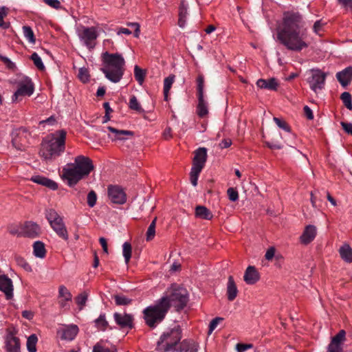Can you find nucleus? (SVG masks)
I'll return each mask as SVG.
<instances>
[{
  "label": "nucleus",
  "mask_w": 352,
  "mask_h": 352,
  "mask_svg": "<svg viewBox=\"0 0 352 352\" xmlns=\"http://www.w3.org/2000/svg\"><path fill=\"white\" fill-rule=\"evenodd\" d=\"M168 310L165 299H159L155 304L144 309L143 314L146 324L151 328H155L164 319Z\"/></svg>",
  "instance_id": "6"
},
{
  "label": "nucleus",
  "mask_w": 352,
  "mask_h": 352,
  "mask_svg": "<svg viewBox=\"0 0 352 352\" xmlns=\"http://www.w3.org/2000/svg\"><path fill=\"white\" fill-rule=\"evenodd\" d=\"M256 86L260 89L276 91L278 89V83L274 78L269 79L261 78L256 81Z\"/></svg>",
  "instance_id": "22"
},
{
  "label": "nucleus",
  "mask_w": 352,
  "mask_h": 352,
  "mask_svg": "<svg viewBox=\"0 0 352 352\" xmlns=\"http://www.w3.org/2000/svg\"><path fill=\"white\" fill-rule=\"evenodd\" d=\"M324 23L322 21V20L316 21L313 26V31L318 35H321L320 32L322 30Z\"/></svg>",
  "instance_id": "53"
},
{
  "label": "nucleus",
  "mask_w": 352,
  "mask_h": 352,
  "mask_svg": "<svg viewBox=\"0 0 352 352\" xmlns=\"http://www.w3.org/2000/svg\"><path fill=\"white\" fill-rule=\"evenodd\" d=\"M146 73L145 72L140 68L138 65H135L134 67V76L135 80L138 82L140 85H142L144 80Z\"/></svg>",
  "instance_id": "42"
},
{
  "label": "nucleus",
  "mask_w": 352,
  "mask_h": 352,
  "mask_svg": "<svg viewBox=\"0 0 352 352\" xmlns=\"http://www.w3.org/2000/svg\"><path fill=\"white\" fill-rule=\"evenodd\" d=\"M34 254L35 256L43 258L46 254L45 245L41 241H36L33 245Z\"/></svg>",
  "instance_id": "34"
},
{
  "label": "nucleus",
  "mask_w": 352,
  "mask_h": 352,
  "mask_svg": "<svg viewBox=\"0 0 352 352\" xmlns=\"http://www.w3.org/2000/svg\"><path fill=\"white\" fill-rule=\"evenodd\" d=\"M195 215L199 218L206 220H210L213 217L212 212L206 207L203 206H198L196 207Z\"/></svg>",
  "instance_id": "31"
},
{
  "label": "nucleus",
  "mask_w": 352,
  "mask_h": 352,
  "mask_svg": "<svg viewBox=\"0 0 352 352\" xmlns=\"http://www.w3.org/2000/svg\"><path fill=\"white\" fill-rule=\"evenodd\" d=\"M132 248L129 242H125L122 245V254L126 264H128L131 257Z\"/></svg>",
  "instance_id": "38"
},
{
  "label": "nucleus",
  "mask_w": 352,
  "mask_h": 352,
  "mask_svg": "<svg viewBox=\"0 0 352 352\" xmlns=\"http://www.w3.org/2000/svg\"><path fill=\"white\" fill-rule=\"evenodd\" d=\"M98 34L93 28H85L80 36V38L84 44L89 49H92L95 46V41Z\"/></svg>",
  "instance_id": "13"
},
{
  "label": "nucleus",
  "mask_w": 352,
  "mask_h": 352,
  "mask_svg": "<svg viewBox=\"0 0 352 352\" xmlns=\"http://www.w3.org/2000/svg\"><path fill=\"white\" fill-rule=\"evenodd\" d=\"M187 14V6L182 2L179 6L178 20V25L182 28L186 26Z\"/></svg>",
  "instance_id": "33"
},
{
  "label": "nucleus",
  "mask_w": 352,
  "mask_h": 352,
  "mask_svg": "<svg viewBox=\"0 0 352 352\" xmlns=\"http://www.w3.org/2000/svg\"><path fill=\"white\" fill-rule=\"evenodd\" d=\"M129 107L131 109L134 110L138 113H143L144 110L142 108L140 104L138 102L137 98L135 96H132L130 98Z\"/></svg>",
  "instance_id": "41"
},
{
  "label": "nucleus",
  "mask_w": 352,
  "mask_h": 352,
  "mask_svg": "<svg viewBox=\"0 0 352 352\" xmlns=\"http://www.w3.org/2000/svg\"><path fill=\"white\" fill-rule=\"evenodd\" d=\"M341 125L346 133L352 135V123L342 122Z\"/></svg>",
  "instance_id": "61"
},
{
  "label": "nucleus",
  "mask_w": 352,
  "mask_h": 352,
  "mask_svg": "<svg viewBox=\"0 0 352 352\" xmlns=\"http://www.w3.org/2000/svg\"><path fill=\"white\" fill-rule=\"evenodd\" d=\"M25 133L26 130L24 128L16 129L12 131V144L15 148H19V146L21 144L20 141L18 140V138L21 135L24 134Z\"/></svg>",
  "instance_id": "35"
},
{
  "label": "nucleus",
  "mask_w": 352,
  "mask_h": 352,
  "mask_svg": "<svg viewBox=\"0 0 352 352\" xmlns=\"http://www.w3.org/2000/svg\"><path fill=\"white\" fill-rule=\"evenodd\" d=\"M78 78L82 82H87L89 80V72L86 68H80L78 72Z\"/></svg>",
  "instance_id": "52"
},
{
  "label": "nucleus",
  "mask_w": 352,
  "mask_h": 352,
  "mask_svg": "<svg viewBox=\"0 0 352 352\" xmlns=\"http://www.w3.org/2000/svg\"><path fill=\"white\" fill-rule=\"evenodd\" d=\"M238 294V289L236 285L234 283V278L232 276L228 277V284H227V296L228 299L230 301L234 300Z\"/></svg>",
  "instance_id": "27"
},
{
  "label": "nucleus",
  "mask_w": 352,
  "mask_h": 352,
  "mask_svg": "<svg viewBox=\"0 0 352 352\" xmlns=\"http://www.w3.org/2000/svg\"><path fill=\"white\" fill-rule=\"evenodd\" d=\"M304 113L307 119L312 120L314 118L312 110L308 106L304 107Z\"/></svg>",
  "instance_id": "64"
},
{
  "label": "nucleus",
  "mask_w": 352,
  "mask_h": 352,
  "mask_svg": "<svg viewBox=\"0 0 352 352\" xmlns=\"http://www.w3.org/2000/svg\"><path fill=\"white\" fill-rule=\"evenodd\" d=\"M31 59L32 60V61L34 62V64L35 65V66L38 69H41V70H43L45 68V66L43 63V61L41 58V57L38 56V54L36 52H34L32 55H31Z\"/></svg>",
  "instance_id": "50"
},
{
  "label": "nucleus",
  "mask_w": 352,
  "mask_h": 352,
  "mask_svg": "<svg viewBox=\"0 0 352 352\" xmlns=\"http://www.w3.org/2000/svg\"><path fill=\"white\" fill-rule=\"evenodd\" d=\"M72 301L70 292L64 286L61 285L58 289V304L61 308L69 309V302Z\"/></svg>",
  "instance_id": "17"
},
{
  "label": "nucleus",
  "mask_w": 352,
  "mask_h": 352,
  "mask_svg": "<svg viewBox=\"0 0 352 352\" xmlns=\"http://www.w3.org/2000/svg\"><path fill=\"white\" fill-rule=\"evenodd\" d=\"M40 232V226L37 223L32 221L26 222L22 228L23 235L28 237H36L38 236Z\"/></svg>",
  "instance_id": "18"
},
{
  "label": "nucleus",
  "mask_w": 352,
  "mask_h": 352,
  "mask_svg": "<svg viewBox=\"0 0 352 352\" xmlns=\"http://www.w3.org/2000/svg\"><path fill=\"white\" fill-rule=\"evenodd\" d=\"M34 87L30 78L23 77L18 82V88L14 93L12 100L13 102L21 100L22 98L30 96L34 93Z\"/></svg>",
  "instance_id": "9"
},
{
  "label": "nucleus",
  "mask_w": 352,
  "mask_h": 352,
  "mask_svg": "<svg viewBox=\"0 0 352 352\" xmlns=\"http://www.w3.org/2000/svg\"><path fill=\"white\" fill-rule=\"evenodd\" d=\"M95 323L96 326L101 330H104L108 324V322L105 319L104 314L100 315V316L95 320Z\"/></svg>",
  "instance_id": "48"
},
{
  "label": "nucleus",
  "mask_w": 352,
  "mask_h": 352,
  "mask_svg": "<svg viewBox=\"0 0 352 352\" xmlns=\"http://www.w3.org/2000/svg\"><path fill=\"white\" fill-rule=\"evenodd\" d=\"M253 345L252 344H237L236 345V349L237 352H244L245 351L252 349Z\"/></svg>",
  "instance_id": "58"
},
{
  "label": "nucleus",
  "mask_w": 352,
  "mask_h": 352,
  "mask_svg": "<svg viewBox=\"0 0 352 352\" xmlns=\"http://www.w3.org/2000/svg\"><path fill=\"white\" fill-rule=\"evenodd\" d=\"M160 299H165L168 309L170 306H173L177 310H179L186 305L188 300V293L184 287L173 284L166 289Z\"/></svg>",
  "instance_id": "5"
},
{
  "label": "nucleus",
  "mask_w": 352,
  "mask_h": 352,
  "mask_svg": "<svg viewBox=\"0 0 352 352\" xmlns=\"http://www.w3.org/2000/svg\"><path fill=\"white\" fill-rule=\"evenodd\" d=\"M259 274L254 266H248L245 272L243 279L248 285H253L259 280Z\"/></svg>",
  "instance_id": "21"
},
{
  "label": "nucleus",
  "mask_w": 352,
  "mask_h": 352,
  "mask_svg": "<svg viewBox=\"0 0 352 352\" xmlns=\"http://www.w3.org/2000/svg\"><path fill=\"white\" fill-rule=\"evenodd\" d=\"M94 168V166L90 158L84 155H78L74 158L73 163L67 164L63 168L62 177L67 180L69 186H73L80 180L88 176Z\"/></svg>",
  "instance_id": "2"
},
{
  "label": "nucleus",
  "mask_w": 352,
  "mask_h": 352,
  "mask_svg": "<svg viewBox=\"0 0 352 352\" xmlns=\"http://www.w3.org/2000/svg\"><path fill=\"white\" fill-rule=\"evenodd\" d=\"M43 1L49 6L55 9H59L61 7V3L59 0H43Z\"/></svg>",
  "instance_id": "57"
},
{
  "label": "nucleus",
  "mask_w": 352,
  "mask_h": 352,
  "mask_svg": "<svg viewBox=\"0 0 352 352\" xmlns=\"http://www.w3.org/2000/svg\"><path fill=\"white\" fill-rule=\"evenodd\" d=\"M337 80L344 87L347 86L352 80V67L349 66L336 74Z\"/></svg>",
  "instance_id": "19"
},
{
  "label": "nucleus",
  "mask_w": 352,
  "mask_h": 352,
  "mask_svg": "<svg viewBox=\"0 0 352 352\" xmlns=\"http://www.w3.org/2000/svg\"><path fill=\"white\" fill-rule=\"evenodd\" d=\"M229 199L232 201H236L239 199L238 192L233 188H229L227 190Z\"/></svg>",
  "instance_id": "54"
},
{
  "label": "nucleus",
  "mask_w": 352,
  "mask_h": 352,
  "mask_svg": "<svg viewBox=\"0 0 352 352\" xmlns=\"http://www.w3.org/2000/svg\"><path fill=\"white\" fill-rule=\"evenodd\" d=\"M307 82L310 88L314 91L322 89L324 85L326 74L319 69H313L309 74Z\"/></svg>",
  "instance_id": "10"
},
{
  "label": "nucleus",
  "mask_w": 352,
  "mask_h": 352,
  "mask_svg": "<svg viewBox=\"0 0 352 352\" xmlns=\"http://www.w3.org/2000/svg\"><path fill=\"white\" fill-rule=\"evenodd\" d=\"M0 291L5 294L7 299L13 296L12 281L5 274H0Z\"/></svg>",
  "instance_id": "16"
},
{
  "label": "nucleus",
  "mask_w": 352,
  "mask_h": 352,
  "mask_svg": "<svg viewBox=\"0 0 352 352\" xmlns=\"http://www.w3.org/2000/svg\"><path fill=\"white\" fill-rule=\"evenodd\" d=\"M305 21L298 12L283 14L282 25L277 30V40L287 50L300 52L308 47Z\"/></svg>",
  "instance_id": "1"
},
{
  "label": "nucleus",
  "mask_w": 352,
  "mask_h": 352,
  "mask_svg": "<svg viewBox=\"0 0 352 352\" xmlns=\"http://www.w3.org/2000/svg\"><path fill=\"white\" fill-rule=\"evenodd\" d=\"M223 320V318L217 317L212 320L209 324L208 334H211L212 331L216 329L220 321Z\"/></svg>",
  "instance_id": "55"
},
{
  "label": "nucleus",
  "mask_w": 352,
  "mask_h": 352,
  "mask_svg": "<svg viewBox=\"0 0 352 352\" xmlns=\"http://www.w3.org/2000/svg\"><path fill=\"white\" fill-rule=\"evenodd\" d=\"M31 181L34 183L41 184L46 186L52 190H56L58 188V184L52 179H50L44 176L35 175L32 177Z\"/></svg>",
  "instance_id": "25"
},
{
  "label": "nucleus",
  "mask_w": 352,
  "mask_h": 352,
  "mask_svg": "<svg viewBox=\"0 0 352 352\" xmlns=\"http://www.w3.org/2000/svg\"><path fill=\"white\" fill-rule=\"evenodd\" d=\"M338 1L345 9H352V0H338Z\"/></svg>",
  "instance_id": "60"
},
{
  "label": "nucleus",
  "mask_w": 352,
  "mask_h": 352,
  "mask_svg": "<svg viewBox=\"0 0 352 352\" xmlns=\"http://www.w3.org/2000/svg\"><path fill=\"white\" fill-rule=\"evenodd\" d=\"M113 318L116 323L121 328L131 329L133 327V316L131 314L114 313Z\"/></svg>",
  "instance_id": "14"
},
{
  "label": "nucleus",
  "mask_w": 352,
  "mask_h": 352,
  "mask_svg": "<svg viewBox=\"0 0 352 352\" xmlns=\"http://www.w3.org/2000/svg\"><path fill=\"white\" fill-rule=\"evenodd\" d=\"M107 129L113 133V135H109V137L113 140H125V136H133V132L128 130H118L112 126H108Z\"/></svg>",
  "instance_id": "23"
},
{
  "label": "nucleus",
  "mask_w": 352,
  "mask_h": 352,
  "mask_svg": "<svg viewBox=\"0 0 352 352\" xmlns=\"http://www.w3.org/2000/svg\"><path fill=\"white\" fill-rule=\"evenodd\" d=\"M8 9L5 6L0 7V28L3 29H7L9 27V23L4 21V18L8 13Z\"/></svg>",
  "instance_id": "43"
},
{
  "label": "nucleus",
  "mask_w": 352,
  "mask_h": 352,
  "mask_svg": "<svg viewBox=\"0 0 352 352\" xmlns=\"http://www.w3.org/2000/svg\"><path fill=\"white\" fill-rule=\"evenodd\" d=\"M197 113L199 117H204L208 113L207 102L204 99V96H198V104L197 107Z\"/></svg>",
  "instance_id": "32"
},
{
  "label": "nucleus",
  "mask_w": 352,
  "mask_h": 352,
  "mask_svg": "<svg viewBox=\"0 0 352 352\" xmlns=\"http://www.w3.org/2000/svg\"><path fill=\"white\" fill-rule=\"evenodd\" d=\"M232 144V140L229 138L223 139L220 143L219 146L221 148H226L230 146Z\"/></svg>",
  "instance_id": "63"
},
{
  "label": "nucleus",
  "mask_w": 352,
  "mask_h": 352,
  "mask_svg": "<svg viewBox=\"0 0 352 352\" xmlns=\"http://www.w3.org/2000/svg\"><path fill=\"white\" fill-rule=\"evenodd\" d=\"M156 221L157 218L155 217L151 224L149 225L146 233V239L147 241H150L153 240L155 235V226H156Z\"/></svg>",
  "instance_id": "37"
},
{
  "label": "nucleus",
  "mask_w": 352,
  "mask_h": 352,
  "mask_svg": "<svg viewBox=\"0 0 352 352\" xmlns=\"http://www.w3.org/2000/svg\"><path fill=\"white\" fill-rule=\"evenodd\" d=\"M197 96H204V78L202 75H199L197 78Z\"/></svg>",
  "instance_id": "49"
},
{
  "label": "nucleus",
  "mask_w": 352,
  "mask_h": 352,
  "mask_svg": "<svg viewBox=\"0 0 352 352\" xmlns=\"http://www.w3.org/2000/svg\"><path fill=\"white\" fill-rule=\"evenodd\" d=\"M102 67L101 71L110 81L116 83L122 78L124 72L125 60L118 53L110 54L105 52L102 54Z\"/></svg>",
  "instance_id": "3"
},
{
  "label": "nucleus",
  "mask_w": 352,
  "mask_h": 352,
  "mask_svg": "<svg viewBox=\"0 0 352 352\" xmlns=\"http://www.w3.org/2000/svg\"><path fill=\"white\" fill-rule=\"evenodd\" d=\"M275 254V248L273 247L270 248L265 255V257L267 260L270 261L273 258Z\"/></svg>",
  "instance_id": "62"
},
{
  "label": "nucleus",
  "mask_w": 352,
  "mask_h": 352,
  "mask_svg": "<svg viewBox=\"0 0 352 352\" xmlns=\"http://www.w3.org/2000/svg\"><path fill=\"white\" fill-rule=\"evenodd\" d=\"M96 201H97L96 193L95 192V191L91 190L88 193L87 197V201L88 206L90 208H93L96 205Z\"/></svg>",
  "instance_id": "51"
},
{
  "label": "nucleus",
  "mask_w": 352,
  "mask_h": 352,
  "mask_svg": "<svg viewBox=\"0 0 352 352\" xmlns=\"http://www.w3.org/2000/svg\"><path fill=\"white\" fill-rule=\"evenodd\" d=\"M175 81V76L170 75L164 80V95L166 100H168V93Z\"/></svg>",
  "instance_id": "36"
},
{
  "label": "nucleus",
  "mask_w": 352,
  "mask_h": 352,
  "mask_svg": "<svg viewBox=\"0 0 352 352\" xmlns=\"http://www.w3.org/2000/svg\"><path fill=\"white\" fill-rule=\"evenodd\" d=\"M87 298H88V294L85 292L80 294L76 298V304L79 306L80 309H82V307L85 305L86 302L87 300Z\"/></svg>",
  "instance_id": "46"
},
{
  "label": "nucleus",
  "mask_w": 352,
  "mask_h": 352,
  "mask_svg": "<svg viewBox=\"0 0 352 352\" xmlns=\"http://www.w3.org/2000/svg\"><path fill=\"white\" fill-rule=\"evenodd\" d=\"M339 252L341 258L347 263H352V248L347 243L340 247Z\"/></svg>",
  "instance_id": "30"
},
{
  "label": "nucleus",
  "mask_w": 352,
  "mask_h": 352,
  "mask_svg": "<svg viewBox=\"0 0 352 352\" xmlns=\"http://www.w3.org/2000/svg\"><path fill=\"white\" fill-rule=\"evenodd\" d=\"M346 332L340 330L338 334L332 338L328 346L327 352H343L342 345L346 340Z\"/></svg>",
  "instance_id": "12"
},
{
  "label": "nucleus",
  "mask_w": 352,
  "mask_h": 352,
  "mask_svg": "<svg viewBox=\"0 0 352 352\" xmlns=\"http://www.w3.org/2000/svg\"><path fill=\"white\" fill-rule=\"evenodd\" d=\"M316 236V228L314 226L309 225L306 226L300 240L301 243L307 245L311 243Z\"/></svg>",
  "instance_id": "20"
},
{
  "label": "nucleus",
  "mask_w": 352,
  "mask_h": 352,
  "mask_svg": "<svg viewBox=\"0 0 352 352\" xmlns=\"http://www.w3.org/2000/svg\"><path fill=\"white\" fill-rule=\"evenodd\" d=\"M45 217L47 219L53 230L63 239L67 241L69 239L68 232L63 222V218L54 209L45 210Z\"/></svg>",
  "instance_id": "8"
},
{
  "label": "nucleus",
  "mask_w": 352,
  "mask_h": 352,
  "mask_svg": "<svg viewBox=\"0 0 352 352\" xmlns=\"http://www.w3.org/2000/svg\"><path fill=\"white\" fill-rule=\"evenodd\" d=\"M197 345L192 340H184L179 345L180 352H197Z\"/></svg>",
  "instance_id": "29"
},
{
  "label": "nucleus",
  "mask_w": 352,
  "mask_h": 352,
  "mask_svg": "<svg viewBox=\"0 0 352 352\" xmlns=\"http://www.w3.org/2000/svg\"><path fill=\"white\" fill-rule=\"evenodd\" d=\"M6 348L7 352H20L19 339L12 334L6 338Z\"/></svg>",
  "instance_id": "24"
},
{
  "label": "nucleus",
  "mask_w": 352,
  "mask_h": 352,
  "mask_svg": "<svg viewBox=\"0 0 352 352\" xmlns=\"http://www.w3.org/2000/svg\"><path fill=\"white\" fill-rule=\"evenodd\" d=\"M66 132L58 131L43 140L40 150V155L45 160H52L59 156L65 150Z\"/></svg>",
  "instance_id": "4"
},
{
  "label": "nucleus",
  "mask_w": 352,
  "mask_h": 352,
  "mask_svg": "<svg viewBox=\"0 0 352 352\" xmlns=\"http://www.w3.org/2000/svg\"><path fill=\"white\" fill-rule=\"evenodd\" d=\"M78 332V327L72 324L65 327L62 330L61 338L67 340H72L75 338Z\"/></svg>",
  "instance_id": "26"
},
{
  "label": "nucleus",
  "mask_w": 352,
  "mask_h": 352,
  "mask_svg": "<svg viewBox=\"0 0 352 352\" xmlns=\"http://www.w3.org/2000/svg\"><path fill=\"white\" fill-rule=\"evenodd\" d=\"M274 121L278 125V126L280 127V129H283V130H285V131H287V132H289L290 131L289 126L287 125V124L285 121H283L280 119L276 118V117L274 118Z\"/></svg>",
  "instance_id": "56"
},
{
  "label": "nucleus",
  "mask_w": 352,
  "mask_h": 352,
  "mask_svg": "<svg viewBox=\"0 0 352 352\" xmlns=\"http://www.w3.org/2000/svg\"><path fill=\"white\" fill-rule=\"evenodd\" d=\"M181 339L182 329L179 325H175L162 333L157 342L156 349L160 352L173 351Z\"/></svg>",
  "instance_id": "7"
},
{
  "label": "nucleus",
  "mask_w": 352,
  "mask_h": 352,
  "mask_svg": "<svg viewBox=\"0 0 352 352\" xmlns=\"http://www.w3.org/2000/svg\"><path fill=\"white\" fill-rule=\"evenodd\" d=\"M23 33L25 38L32 44L36 42L35 36L32 29L30 26L23 27Z\"/></svg>",
  "instance_id": "39"
},
{
  "label": "nucleus",
  "mask_w": 352,
  "mask_h": 352,
  "mask_svg": "<svg viewBox=\"0 0 352 352\" xmlns=\"http://www.w3.org/2000/svg\"><path fill=\"white\" fill-rule=\"evenodd\" d=\"M207 160V149L204 147H201L197 149L195 152L193 158L192 168L203 169Z\"/></svg>",
  "instance_id": "15"
},
{
  "label": "nucleus",
  "mask_w": 352,
  "mask_h": 352,
  "mask_svg": "<svg viewBox=\"0 0 352 352\" xmlns=\"http://www.w3.org/2000/svg\"><path fill=\"white\" fill-rule=\"evenodd\" d=\"M201 169L195 168H191L190 173V179L191 184L196 186L197 185V180L199 175V173H201Z\"/></svg>",
  "instance_id": "45"
},
{
  "label": "nucleus",
  "mask_w": 352,
  "mask_h": 352,
  "mask_svg": "<svg viewBox=\"0 0 352 352\" xmlns=\"http://www.w3.org/2000/svg\"><path fill=\"white\" fill-rule=\"evenodd\" d=\"M341 100H342L345 107L349 109L352 110V97L350 93L349 92H343L340 96Z\"/></svg>",
  "instance_id": "44"
},
{
  "label": "nucleus",
  "mask_w": 352,
  "mask_h": 352,
  "mask_svg": "<svg viewBox=\"0 0 352 352\" xmlns=\"http://www.w3.org/2000/svg\"><path fill=\"white\" fill-rule=\"evenodd\" d=\"M38 341V338L35 334H32L28 337L27 340V349L29 352H36V343Z\"/></svg>",
  "instance_id": "40"
},
{
  "label": "nucleus",
  "mask_w": 352,
  "mask_h": 352,
  "mask_svg": "<svg viewBox=\"0 0 352 352\" xmlns=\"http://www.w3.org/2000/svg\"><path fill=\"white\" fill-rule=\"evenodd\" d=\"M16 263L23 267L25 270H29L30 268V266L29 264L26 262V261L21 257V256H16L15 258Z\"/></svg>",
  "instance_id": "59"
},
{
  "label": "nucleus",
  "mask_w": 352,
  "mask_h": 352,
  "mask_svg": "<svg viewBox=\"0 0 352 352\" xmlns=\"http://www.w3.org/2000/svg\"><path fill=\"white\" fill-rule=\"evenodd\" d=\"M93 352H116V348L107 342L101 340L94 346Z\"/></svg>",
  "instance_id": "28"
},
{
  "label": "nucleus",
  "mask_w": 352,
  "mask_h": 352,
  "mask_svg": "<svg viewBox=\"0 0 352 352\" xmlns=\"http://www.w3.org/2000/svg\"><path fill=\"white\" fill-rule=\"evenodd\" d=\"M108 197L112 203L116 204H123L126 201L125 192L118 186H109Z\"/></svg>",
  "instance_id": "11"
},
{
  "label": "nucleus",
  "mask_w": 352,
  "mask_h": 352,
  "mask_svg": "<svg viewBox=\"0 0 352 352\" xmlns=\"http://www.w3.org/2000/svg\"><path fill=\"white\" fill-rule=\"evenodd\" d=\"M114 299L117 305H127L131 302V299L123 295H116Z\"/></svg>",
  "instance_id": "47"
}]
</instances>
